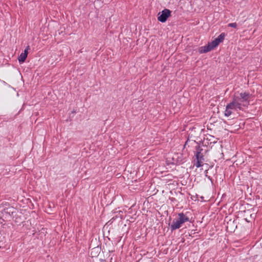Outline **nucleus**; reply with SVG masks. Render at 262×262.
I'll list each match as a JSON object with an SVG mask.
<instances>
[{
  "label": "nucleus",
  "instance_id": "6",
  "mask_svg": "<svg viewBox=\"0 0 262 262\" xmlns=\"http://www.w3.org/2000/svg\"><path fill=\"white\" fill-rule=\"evenodd\" d=\"M171 11L168 9H164L158 14V20L162 23L165 22L170 16Z\"/></svg>",
  "mask_w": 262,
  "mask_h": 262
},
{
  "label": "nucleus",
  "instance_id": "5",
  "mask_svg": "<svg viewBox=\"0 0 262 262\" xmlns=\"http://www.w3.org/2000/svg\"><path fill=\"white\" fill-rule=\"evenodd\" d=\"M206 151H203L202 149L198 148L197 149L196 153L195 155L196 159V163L195 164V166L197 167H200L203 166V163L204 161V155Z\"/></svg>",
  "mask_w": 262,
  "mask_h": 262
},
{
  "label": "nucleus",
  "instance_id": "4",
  "mask_svg": "<svg viewBox=\"0 0 262 262\" xmlns=\"http://www.w3.org/2000/svg\"><path fill=\"white\" fill-rule=\"evenodd\" d=\"M238 110L239 108L232 101L226 105L224 115L226 117H229Z\"/></svg>",
  "mask_w": 262,
  "mask_h": 262
},
{
  "label": "nucleus",
  "instance_id": "2",
  "mask_svg": "<svg viewBox=\"0 0 262 262\" xmlns=\"http://www.w3.org/2000/svg\"><path fill=\"white\" fill-rule=\"evenodd\" d=\"M225 34L221 33L216 38L212 41L208 43L207 46L201 47L199 49L200 53H206L213 50L214 48L217 47L219 43L222 42L225 38Z\"/></svg>",
  "mask_w": 262,
  "mask_h": 262
},
{
  "label": "nucleus",
  "instance_id": "8",
  "mask_svg": "<svg viewBox=\"0 0 262 262\" xmlns=\"http://www.w3.org/2000/svg\"><path fill=\"white\" fill-rule=\"evenodd\" d=\"M228 26L230 27L236 28L237 27V24L236 23H233L229 24Z\"/></svg>",
  "mask_w": 262,
  "mask_h": 262
},
{
  "label": "nucleus",
  "instance_id": "7",
  "mask_svg": "<svg viewBox=\"0 0 262 262\" xmlns=\"http://www.w3.org/2000/svg\"><path fill=\"white\" fill-rule=\"evenodd\" d=\"M30 49L29 46H28L24 51V53H21L18 57V61L20 63L24 62L27 57L28 50Z\"/></svg>",
  "mask_w": 262,
  "mask_h": 262
},
{
  "label": "nucleus",
  "instance_id": "1",
  "mask_svg": "<svg viewBox=\"0 0 262 262\" xmlns=\"http://www.w3.org/2000/svg\"><path fill=\"white\" fill-rule=\"evenodd\" d=\"M250 98V95L246 92L235 93L233 96L232 101L239 108V110H243L244 107L249 105Z\"/></svg>",
  "mask_w": 262,
  "mask_h": 262
},
{
  "label": "nucleus",
  "instance_id": "3",
  "mask_svg": "<svg viewBox=\"0 0 262 262\" xmlns=\"http://www.w3.org/2000/svg\"><path fill=\"white\" fill-rule=\"evenodd\" d=\"M189 221V217L183 213L178 214V218L173 220L172 224L170 225V229L174 230L180 228L183 224Z\"/></svg>",
  "mask_w": 262,
  "mask_h": 262
}]
</instances>
